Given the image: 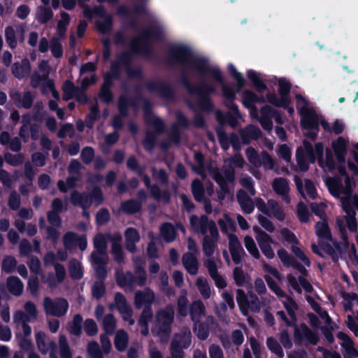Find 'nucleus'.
Listing matches in <instances>:
<instances>
[{
    "label": "nucleus",
    "instance_id": "1",
    "mask_svg": "<svg viewBox=\"0 0 358 358\" xmlns=\"http://www.w3.org/2000/svg\"><path fill=\"white\" fill-rule=\"evenodd\" d=\"M338 171L343 178H329L326 180L330 193L335 197L340 198L343 210L346 213V222L349 230L355 231L357 224L355 209H358V196H352V182L346 175L344 168L338 166Z\"/></svg>",
    "mask_w": 358,
    "mask_h": 358
},
{
    "label": "nucleus",
    "instance_id": "2",
    "mask_svg": "<svg viewBox=\"0 0 358 358\" xmlns=\"http://www.w3.org/2000/svg\"><path fill=\"white\" fill-rule=\"evenodd\" d=\"M173 57L180 63L187 64L193 70L199 72L203 77H210L222 85L224 96L229 100L235 98L236 92L224 84V80L220 71L211 66L207 60L195 57L192 52L185 46H176L172 50Z\"/></svg>",
    "mask_w": 358,
    "mask_h": 358
},
{
    "label": "nucleus",
    "instance_id": "3",
    "mask_svg": "<svg viewBox=\"0 0 358 358\" xmlns=\"http://www.w3.org/2000/svg\"><path fill=\"white\" fill-rule=\"evenodd\" d=\"M323 146L320 143H316L313 147L307 141H303V147L296 150V160L300 171H306L308 169L307 159L314 162L317 159L320 166L324 170L332 171L335 169L334 157L331 150H326L325 159L322 158Z\"/></svg>",
    "mask_w": 358,
    "mask_h": 358
},
{
    "label": "nucleus",
    "instance_id": "4",
    "mask_svg": "<svg viewBox=\"0 0 358 358\" xmlns=\"http://www.w3.org/2000/svg\"><path fill=\"white\" fill-rule=\"evenodd\" d=\"M296 107L301 115V124L303 127L311 131L306 134L310 138L313 139L316 136L315 129L318 125L319 117L316 114L313 106L301 95H296Z\"/></svg>",
    "mask_w": 358,
    "mask_h": 358
},
{
    "label": "nucleus",
    "instance_id": "5",
    "mask_svg": "<svg viewBox=\"0 0 358 358\" xmlns=\"http://www.w3.org/2000/svg\"><path fill=\"white\" fill-rule=\"evenodd\" d=\"M226 165L230 166L229 171H224L223 173H215L214 178L220 187L221 191L218 192V199L222 200L228 192V185L232 183L234 180V169L243 167L244 159L240 155H236L231 159L226 161Z\"/></svg>",
    "mask_w": 358,
    "mask_h": 358
},
{
    "label": "nucleus",
    "instance_id": "6",
    "mask_svg": "<svg viewBox=\"0 0 358 358\" xmlns=\"http://www.w3.org/2000/svg\"><path fill=\"white\" fill-rule=\"evenodd\" d=\"M110 236H105L102 234H97L94 240V245L96 251L92 255V264L97 275L104 277L106 274L105 266L108 258L106 253L107 239Z\"/></svg>",
    "mask_w": 358,
    "mask_h": 358
},
{
    "label": "nucleus",
    "instance_id": "7",
    "mask_svg": "<svg viewBox=\"0 0 358 358\" xmlns=\"http://www.w3.org/2000/svg\"><path fill=\"white\" fill-rule=\"evenodd\" d=\"M174 317V310L171 306L159 310L152 332L160 337L162 342H166L171 332V324Z\"/></svg>",
    "mask_w": 358,
    "mask_h": 358
},
{
    "label": "nucleus",
    "instance_id": "8",
    "mask_svg": "<svg viewBox=\"0 0 358 358\" xmlns=\"http://www.w3.org/2000/svg\"><path fill=\"white\" fill-rule=\"evenodd\" d=\"M24 313L22 310H17L14 313L13 322L17 327H21L22 331L21 336L27 337L31 334V329L28 322L36 320L38 312L35 304L30 301L24 304Z\"/></svg>",
    "mask_w": 358,
    "mask_h": 358
},
{
    "label": "nucleus",
    "instance_id": "9",
    "mask_svg": "<svg viewBox=\"0 0 358 358\" xmlns=\"http://www.w3.org/2000/svg\"><path fill=\"white\" fill-rule=\"evenodd\" d=\"M190 226L195 232H200L203 236L210 234L213 238L216 239L218 237V231L215 224L213 221H209L206 216L203 215L200 217L196 215H192L189 218Z\"/></svg>",
    "mask_w": 358,
    "mask_h": 358
},
{
    "label": "nucleus",
    "instance_id": "10",
    "mask_svg": "<svg viewBox=\"0 0 358 358\" xmlns=\"http://www.w3.org/2000/svg\"><path fill=\"white\" fill-rule=\"evenodd\" d=\"M25 28L22 24H15L5 28V39L11 49L17 48L18 43L24 40Z\"/></svg>",
    "mask_w": 358,
    "mask_h": 358
},
{
    "label": "nucleus",
    "instance_id": "11",
    "mask_svg": "<svg viewBox=\"0 0 358 358\" xmlns=\"http://www.w3.org/2000/svg\"><path fill=\"white\" fill-rule=\"evenodd\" d=\"M43 307L47 314L59 317L67 312L69 304L63 299H57L53 301L50 298L46 297L43 301Z\"/></svg>",
    "mask_w": 358,
    "mask_h": 358
},
{
    "label": "nucleus",
    "instance_id": "12",
    "mask_svg": "<svg viewBox=\"0 0 358 358\" xmlns=\"http://www.w3.org/2000/svg\"><path fill=\"white\" fill-rule=\"evenodd\" d=\"M278 85L280 98H277L274 94H268V101L276 106L286 107L289 103L288 94L290 90V84L285 79L280 78L278 80Z\"/></svg>",
    "mask_w": 358,
    "mask_h": 358
},
{
    "label": "nucleus",
    "instance_id": "13",
    "mask_svg": "<svg viewBox=\"0 0 358 358\" xmlns=\"http://www.w3.org/2000/svg\"><path fill=\"white\" fill-rule=\"evenodd\" d=\"M263 268L265 272V278L269 288L278 296H283V291L276 284L274 280L280 281L282 278L278 270L271 266L264 263Z\"/></svg>",
    "mask_w": 358,
    "mask_h": 358
},
{
    "label": "nucleus",
    "instance_id": "14",
    "mask_svg": "<svg viewBox=\"0 0 358 358\" xmlns=\"http://www.w3.org/2000/svg\"><path fill=\"white\" fill-rule=\"evenodd\" d=\"M257 206L259 210L271 217H273L279 220L285 219V213L274 200H269L267 204H265L263 201H259Z\"/></svg>",
    "mask_w": 358,
    "mask_h": 358
},
{
    "label": "nucleus",
    "instance_id": "15",
    "mask_svg": "<svg viewBox=\"0 0 358 358\" xmlns=\"http://www.w3.org/2000/svg\"><path fill=\"white\" fill-rule=\"evenodd\" d=\"M236 301L241 311L245 315L248 314L249 310L253 312H257L259 310V304L257 299H255L249 303L245 292L242 289L237 290Z\"/></svg>",
    "mask_w": 358,
    "mask_h": 358
},
{
    "label": "nucleus",
    "instance_id": "16",
    "mask_svg": "<svg viewBox=\"0 0 358 358\" xmlns=\"http://www.w3.org/2000/svg\"><path fill=\"white\" fill-rule=\"evenodd\" d=\"M115 303L122 318L128 321L129 324H133L134 320L132 319V310L125 297L122 294L117 293L115 296Z\"/></svg>",
    "mask_w": 358,
    "mask_h": 358
},
{
    "label": "nucleus",
    "instance_id": "17",
    "mask_svg": "<svg viewBox=\"0 0 358 358\" xmlns=\"http://www.w3.org/2000/svg\"><path fill=\"white\" fill-rule=\"evenodd\" d=\"M80 168V164L76 160H73L69 167V172L71 175L67 180L66 184L64 182L60 180L58 182V187L62 192H66L68 189L73 187L76 182L80 179L78 176H73L76 174Z\"/></svg>",
    "mask_w": 358,
    "mask_h": 358
},
{
    "label": "nucleus",
    "instance_id": "18",
    "mask_svg": "<svg viewBox=\"0 0 358 358\" xmlns=\"http://www.w3.org/2000/svg\"><path fill=\"white\" fill-rule=\"evenodd\" d=\"M229 248L231 252L232 259L236 264L241 262L243 256L245 255L244 250L240 243L238 237L232 234L228 235Z\"/></svg>",
    "mask_w": 358,
    "mask_h": 358
},
{
    "label": "nucleus",
    "instance_id": "19",
    "mask_svg": "<svg viewBox=\"0 0 358 358\" xmlns=\"http://www.w3.org/2000/svg\"><path fill=\"white\" fill-rule=\"evenodd\" d=\"M155 299V293L148 288L142 291H137L134 296V305L137 308L145 306L150 307Z\"/></svg>",
    "mask_w": 358,
    "mask_h": 358
},
{
    "label": "nucleus",
    "instance_id": "20",
    "mask_svg": "<svg viewBox=\"0 0 358 358\" xmlns=\"http://www.w3.org/2000/svg\"><path fill=\"white\" fill-rule=\"evenodd\" d=\"M36 341L38 350L42 354H46L50 352V358H57L54 353L55 343L53 341L45 340V334L42 331L36 334Z\"/></svg>",
    "mask_w": 358,
    "mask_h": 358
},
{
    "label": "nucleus",
    "instance_id": "21",
    "mask_svg": "<svg viewBox=\"0 0 358 358\" xmlns=\"http://www.w3.org/2000/svg\"><path fill=\"white\" fill-rule=\"evenodd\" d=\"M338 338L340 340L341 346L345 350V357L346 358H352L358 357V351L354 347L352 341L345 333L340 331L337 334Z\"/></svg>",
    "mask_w": 358,
    "mask_h": 358
},
{
    "label": "nucleus",
    "instance_id": "22",
    "mask_svg": "<svg viewBox=\"0 0 358 358\" xmlns=\"http://www.w3.org/2000/svg\"><path fill=\"white\" fill-rule=\"evenodd\" d=\"M295 182L299 192L303 198L315 199L317 196L315 185L311 181L306 180L303 183L300 178L295 177Z\"/></svg>",
    "mask_w": 358,
    "mask_h": 358
},
{
    "label": "nucleus",
    "instance_id": "23",
    "mask_svg": "<svg viewBox=\"0 0 358 358\" xmlns=\"http://www.w3.org/2000/svg\"><path fill=\"white\" fill-rule=\"evenodd\" d=\"M273 189L277 194L282 197V199L287 203L290 202V197L288 195L289 186L286 179L283 178H275L273 182Z\"/></svg>",
    "mask_w": 358,
    "mask_h": 358
},
{
    "label": "nucleus",
    "instance_id": "24",
    "mask_svg": "<svg viewBox=\"0 0 358 358\" xmlns=\"http://www.w3.org/2000/svg\"><path fill=\"white\" fill-rule=\"evenodd\" d=\"M287 280L289 287L298 293H300L302 289L307 292L313 291L312 285L303 278L300 277L297 280L293 275H289L287 277Z\"/></svg>",
    "mask_w": 358,
    "mask_h": 358
},
{
    "label": "nucleus",
    "instance_id": "25",
    "mask_svg": "<svg viewBox=\"0 0 358 358\" xmlns=\"http://www.w3.org/2000/svg\"><path fill=\"white\" fill-rule=\"evenodd\" d=\"M182 264L186 271L191 275L198 273L199 264L196 257L192 252H186L182 257Z\"/></svg>",
    "mask_w": 358,
    "mask_h": 358
},
{
    "label": "nucleus",
    "instance_id": "26",
    "mask_svg": "<svg viewBox=\"0 0 358 358\" xmlns=\"http://www.w3.org/2000/svg\"><path fill=\"white\" fill-rule=\"evenodd\" d=\"M300 336L301 337V341H306L313 345H315L318 341L317 334L305 325H301L299 329L295 331L296 339H299Z\"/></svg>",
    "mask_w": 358,
    "mask_h": 358
},
{
    "label": "nucleus",
    "instance_id": "27",
    "mask_svg": "<svg viewBox=\"0 0 358 358\" xmlns=\"http://www.w3.org/2000/svg\"><path fill=\"white\" fill-rule=\"evenodd\" d=\"M264 99L257 97L253 92L250 91H245L243 93V103L250 110L251 115L257 117V110L253 108V105L257 102H262Z\"/></svg>",
    "mask_w": 358,
    "mask_h": 358
},
{
    "label": "nucleus",
    "instance_id": "28",
    "mask_svg": "<svg viewBox=\"0 0 358 358\" xmlns=\"http://www.w3.org/2000/svg\"><path fill=\"white\" fill-rule=\"evenodd\" d=\"M343 306L346 310L352 313L358 312V296L354 293H344L343 294Z\"/></svg>",
    "mask_w": 358,
    "mask_h": 358
},
{
    "label": "nucleus",
    "instance_id": "29",
    "mask_svg": "<svg viewBox=\"0 0 358 358\" xmlns=\"http://www.w3.org/2000/svg\"><path fill=\"white\" fill-rule=\"evenodd\" d=\"M11 98L17 107L28 108L31 106L33 97L29 92L21 94L18 92H14L11 94Z\"/></svg>",
    "mask_w": 358,
    "mask_h": 358
},
{
    "label": "nucleus",
    "instance_id": "30",
    "mask_svg": "<svg viewBox=\"0 0 358 358\" xmlns=\"http://www.w3.org/2000/svg\"><path fill=\"white\" fill-rule=\"evenodd\" d=\"M126 239V248L129 252H134L135 244L140 240L138 231L134 228H128L124 232Z\"/></svg>",
    "mask_w": 358,
    "mask_h": 358
},
{
    "label": "nucleus",
    "instance_id": "31",
    "mask_svg": "<svg viewBox=\"0 0 358 358\" xmlns=\"http://www.w3.org/2000/svg\"><path fill=\"white\" fill-rule=\"evenodd\" d=\"M116 280L117 284L122 287L134 288L135 280L131 272L123 273L122 271H117Z\"/></svg>",
    "mask_w": 358,
    "mask_h": 358
},
{
    "label": "nucleus",
    "instance_id": "32",
    "mask_svg": "<svg viewBox=\"0 0 358 358\" xmlns=\"http://www.w3.org/2000/svg\"><path fill=\"white\" fill-rule=\"evenodd\" d=\"M111 239L113 241L112 253L114 259L117 262H122L124 259L122 249L120 245L122 236L120 234H115L112 236Z\"/></svg>",
    "mask_w": 358,
    "mask_h": 358
},
{
    "label": "nucleus",
    "instance_id": "33",
    "mask_svg": "<svg viewBox=\"0 0 358 358\" xmlns=\"http://www.w3.org/2000/svg\"><path fill=\"white\" fill-rule=\"evenodd\" d=\"M237 199L242 210L246 213H251L254 210V204L250 198L247 194L243 191H238L237 194Z\"/></svg>",
    "mask_w": 358,
    "mask_h": 358
},
{
    "label": "nucleus",
    "instance_id": "34",
    "mask_svg": "<svg viewBox=\"0 0 358 358\" xmlns=\"http://www.w3.org/2000/svg\"><path fill=\"white\" fill-rule=\"evenodd\" d=\"M315 233L321 241L330 239L331 234L327 222V218L322 219L321 222H317L316 223Z\"/></svg>",
    "mask_w": 358,
    "mask_h": 358
},
{
    "label": "nucleus",
    "instance_id": "35",
    "mask_svg": "<svg viewBox=\"0 0 358 358\" xmlns=\"http://www.w3.org/2000/svg\"><path fill=\"white\" fill-rule=\"evenodd\" d=\"M152 317V311L150 307H146L141 313L138 323L142 327L141 333L148 335L149 332L148 323Z\"/></svg>",
    "mask_w": 358,
    "mask_h": 358
},
{
    "label": "nucleus",
    "instance_id": "36",
    "mask_svg": "<svg viewBox=\"0 0 358 358\" xmlns=\"http://www.w3.org/2000/svg\"><path fill=\"white\" fill-rule=\"evenodd\" d=\"M205 310V306L201 301H196L192 303L189 313L194 323L199 322V319L204 314Z\"/></svg>",
    "mask_w": 358,
    "mask_h": 358
},
{
    "label": "nucleus",
    "instance_id": "37",
    "mask_svg": "<svg viewBox=\"0 0 358 358\" xmlns=\"http://www.w3.org/2000/svg\"><path fill=\"white\" fill-rule=\"evenodd\" d=\"M262 117L259 119L262 126L266 130L272 129L271 117L273 115L272 108L269 106H265L261 110Z\"/></svg>",
    "mask_w": 358,
    "mask_h": 358
},
{
    "label": "nucleus",
    "instance_id": "38",
    "mask_svg": "<svg viewBox=\"0 0 358 358\" xmlns=\"http://www.w3.org/2000/svg\"><path fill=\"white\" fill-rule=\"evenodd\" d=\"M346 141L342 138H338L337 141L333 143V148L336 155V158L340 163L344 161L345 155L346 154Z\"/></svg>",
    "mask_w": 358,
    "mask_h": 358
},
{
    "label": "nucleus",
    "instance_id": "39",
    "mask_svg": "<svg viewBox=\"0 0 358 358\" xmlns=\"http://www.w3.org/2000/svg\"><path fill=\"white\" fill-rule=\"evenodd\" d=\"M7 287L9 292L16 296H19L23 291V284L17 277H9L7 280Z\"/></svg>",
    "mask_w": 358,
    "mask_h": 358
},
{
    "label": "nucleus",
    "instance_id": "40",
    "mask_svg": "<svg viewBox=\"0 0 358 358\" xmlns=\"http://www.w3.org/2000/svg\"><path fill=\"white\" fill-rule=\"evenodd\" d=\"M187 292L185 289L181 291V295L178 299V313L181 316H187L188 314Z\"/></svg>",
    "mask_w": 358,
    "mask_h": 358
},
{
    "label": "nucleus",
    "instance_id": "41",
    "mask_svg": "<svg viewBox=\"0 0 358 358\" xmlns=\"http://www.w3.org/2000/svg\"><path fill=\"white\" fill-rule=\"evenodd\" d=\"M30 70L29 62L27 59H23L21 64L15 63L13 66V73L17 78L25 76Z\"/></svg>",
    "mask_w": 358,
    "mask_h": 358
},
{
    "label": "nucleus",
    "instance_id": "42",
    "mask_svg": "<svg viewBox=\"0 0 358 358\" xmlns=\"http://www.w3.org/2000/svg\"><path fill=\"white\" fill-rule=\"evenodd\" d=\"M115 345L117 350L124 351L128 344V335L123 330H119L115 338Z\"/></svg>",
    "mask_w": 358,
    "mask_h": 358
},
{
    "label": "nucleus",
    "instance_id": "43",
    "mask_svg": "<svg viewBox=\"0 0 358 358\" xmlns=\"http://www.w3.org/2000/svg\"><path fill=\"white\" fill-rule=\"evenodd\" d=\"M196 285L203 299H208L210 296L211 291L208 281L206 278L199 277L196 280Z\"/></svg>",
    "mask_w": 358,
    "mask_h": 358
},
{
    "label": "nucleus",
    "instance_id": "44",
    "mask_svg": "<svg viewBox=\"0 0 358 358\" xmlns=\"http://www.w3.org/2000/svg\"><path fill=\"white\" fill-rule=\"evenodd\" d=\"M218 224L222 231L228 234V235L236 229L233 220L227 215H224L223 218L219 220Z\"/></svg>",
    "mask_w": 358,
    "mask_h": 358
},
{
    "label": "nucleus",
    "instance_id": "45",
    "mask_svg": "<svg viewBox=\"0 0 358 358\" xmlns=\"http://www.w3.org/2000/svg\"><path fill=\"white\" fill-rule=\"evenodd\" d=\"M244 245L248 252L256 259L260 257V253L253 238L250 236L244 237Z\"/></svg>",
    "mask_w": 358,
    "mask_h": 358
},
{
    "label": "nucleus",
    "instance_id": "46",
    "mask_svg": "<svg viewBox=\"0 0 358 358\" xmlns=\"http://www.w3.org/2000/svg\"><path fill=\"white\" fill-rule=\"evenodd\" d=\"M161 234L167 242L173 241L176 238V230L171 224H164L160 229Z\"/></svg>",
    "mask_w": 358,
    "mask_h": 358
},
{
    "label": "nucleus",
    "instance_id": "47",
    "mask_svg": "<svg viewBox=\"0 0 358 358\" xmlns=\"http://www.w3.org/2000/svg\"><path fill=\"white\" fill-rule=\"evenodd\" d=\"M96 26L98 29L103 33L108 31L112 26L110 16L108 15H101L96 22Z\"/></svg>",
    "mask_w": 358,
    "mask_h": 358
},
{
    "label": "nucleus",
    "instance_id": "48",
    "mask_svg": "<svg viewBox=\"0 0 358 358\" xmlns=\"http://www.w3.org/2000/svg\"><path fill=\"white\" fill-rule=\"evenodd\" d=\"M93 199L88 198L86 196H83L78 192H73L71 195V201L75 205H79L83 208L88 207Z\"/></svg>",
    "mask_w": 358,
    "mask_h": 358
},
{
    "label": "nucleus",
    "instance_id": "49",
    "mask_svg": "<svg viewBox=\"0 0 358 358\" xmlns=\"http://www.w3.org/2000/svg\"><path fill=\"white\" fill-rule=\"evenodd\" d=\"M218 237L215 239L213 238L210 234L205 235L203 243V249L207 256H211L214 252L215 242L217 240Z\"/></svg>",
    "mask_w": 358,
    "mask_h": 358
},
{
    "label": "nucleus",
    "instance_id": "50",
    "mask_svg": "<svg viewBox=\"0 0 358 358\" xmlns=\"http://www.w3.org/2000/svg\"><path fill=\"white\" fill-rule=\"evenodd\" d=\"M17 267V261L12 256H6L1 264V269L7 273L13 272Z\"/></svg>",
    "mask_w": 358,
    "mask_h": 358
},
{
    "label": "nucleus",
    "instance_id": "51",
    "mask_svg": "<svg viewBox=\"0 0 358 358\" xmlns=\"http://www.w3.org/2000/svg\"><path fill=\"white\" fill-rule=\"evenodd\" d=\"M234 278L237 285L244 286L250 281V277L240 268L236 267L234 271Z\"/></svg>",
    "mask_w": 358,
    "mask_h": 358
},
{
    "label": "nucleus",
    "instance_id": "52",
    "mask_svg": "<svg viewBox=\"0 0 358 358\" xmlns=\"http://www.w3.org/2000/svg\"><path fill=\"white\" fill-rule=\"evenodd\" d=\"M83 318L80 315H76L73 321L69 324V329L71 334L79 336L81 334Z\"/></svg>",
    "mask_w": 358,
    "mask_h": 358
},
{
    "label": "nucleus",
    "instance_id": "53",
    "mask_svg": "<svg viewBox=\"0 0 358 358\" xmlns=\"http://www.w3.org/2000/svg\"><path fill=\"white\" fill-rule=\"evenodd\" d=\"M69 272L72 278L80 279L83 275V268L79 262L72 260L69 263Z\"/></svg>",
    "mask_w": 358,
    "mask_h": 358
},
{
    "label": "nucleus",
    "instance_id": "54",
    "mask_svg": "<svg viewBox=\"0 0 358 358\" xmlns=\"http://www.w3.org/2000/svg\"><path fill=\"white\" fill-rule=\"evenodd\" d=\"M266 345L268 348L279 357L284 356L283 350L278 342L273 337H268L266 339Z\"/></svg>",
    "mask_w": 358,
    "mask_h": 358
},
{
    "label": "nucleus",
    "instance_id": "55",
    "mask_svg": "<svg viewBox=\"0 0 358 358\" xmlns=\"http://www.w3.org/2000/svg\"><path fill=\"white\" fill-rule=\"evenodd\" d=\"M64 95L63 98L65 100H69L75 96L78 90L75 87L73 83L70 81H66L63 86Z\"/></svg>",
    "mask_w": 358,
    "mask_h": 358
},
{
    "label": "nucleus",
    "instance_id": "56",
    "mask_svg": "<svg viewBox=\"0 0 358 358\" xmlns=\"http://www.w3.org/2000/svg\"><path fill=\"white\" fill-rule=\"evenodd\" d=\"M110 80L111 78L110 73H107L105 76V83L103 85L101 90L100 96L106 102H109L112 99L111 93L108 90V86L110 83Z\"/></svg>",
    "mask_w": 358,
    "mask_h": 358
},
{
    "label": "nucleus",
    "instance_id": "57",
    "mask_svg": "<svg viewBox=\"0 0 358 358\" xmlns=\"http://www.w3.org/2000/svg\"><path fill=\"white\" fill-rule=\"evenodd\" d=\"M280 297H283L284 299L282 301V303L284 304L285 308H286L287 311L288 312L289 316L292 318L294 317L295 311L297 309V306L296 303L289 296H287L284 293L283 296H279Z\"/></svg>",
    "mask_w": 358,
    "mask_h": 358
},
{
    "label": "nucleus",
    "instance_id": "58",
    "mask_svg": "<svg viewBox=\"0 0 358 358\" xmlns=\"http://www.w3.org/2000/svg\"><path fill=\"white\" fill-rule=\"evenodd\" d=\"M103 328L107 334H111L115 329L116 322L111 314L106 315L102 320Z\"/></svg>",
    "mask_w": 358,
    "mask_h": 358
},
{
    "label": "nucleus",
    "instance_id": "59",
    "mask_svg": "<svg viewBox=\"0 0 358 358\" xmlns=\"http://www.w3.org/2000/svg\"><path fill=\"white\" fill-rule=\"evenodd\" d=\"M53 16V13L50 8L40 7L37 10L36 19L41 23H45Z\"/></svg>",
    "mask_w": 358,
    "mask_h": 358
},
{
    "label": "nucleus",
    "instance_id": "60",
    "mask_svg": "<svg viewBox=\"0 0 358 358\" xmlns=\"http://www.w3.org/2000/svg\"><path fill=\"white\" fill-rule=\"evenodd\" d=\"M61 358H71V352L64 336H60L59 339Z\"/></svg>",
    "mask_w": 358,
    "mask_h": 358
},
{
    "label": "nucleus",
    "instance_id": "61",
    "mask_svg": "<svg viewBox=\"0 0 358 358\" xmlns=\"http://www.w3.org/2000/svg\"><path fill=\"white\" fill-rule=\"evenodd\" d=\"M247 76L259 92H262L266 89L265 85L262 83L259 75L255 71L249 70L247 73Z\"/></svg>",
    "mask_w": 358,
    "mask_h": 358
},
{
    "label": "nucleus",
    "instance_id": "62",
    "mask_svg": "<svg viewBox=\"0 0 358 358\" xmlns=\"http://www.w3.org/2000/svg\"><path fill=\"white\" fill-rule=\"evenodd\" d=\"M192 189L196 200L199 201H203L204 195L203 187L199 180H195L193 181Z\"/></svg>",
    "mask_w": 358,
    "mask_h": 358
},
{
    "label": "nucleus",
    "instance_id": "63",
    "mask_svg": "<svg viewBox=\"0 0 358 358\" xmlns=\"http://www.w3.org/2000/svg\"><path fill=\"white\" fill-rule=\"evenodd\" d=\"M69 16L66 13H61V19L57 24V33L60 36H63L65 34L67 25L69 23Z\"/></svg>",
    "mask_w": 358,
    "mask_h": 358
},
{
    "label": "nucleus",
    "instance_id": "64",
    "mask_svg": "<svg viewBox=\"0 0 358 358\" xmlns=\"http://www.w3.org/2000/svg\"><path fill=\"white\" fill-rule=\"evenodd\" d=\"M348 327L357 336L358 334V312L348 315L346 322Z\"/></svg>",
    "mask_w": 358,
    "mask_h": 358
}]
</instances>
